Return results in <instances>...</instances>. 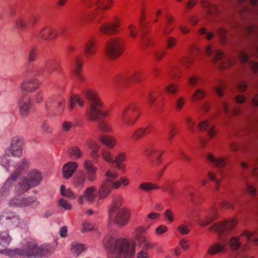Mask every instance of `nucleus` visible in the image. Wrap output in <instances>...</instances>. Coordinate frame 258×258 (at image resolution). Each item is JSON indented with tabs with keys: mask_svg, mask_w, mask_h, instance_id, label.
<instances>
[{
	"mask_svg": "<svg viewBox=\"0 0 258 258\" xmlns=\"http://www.w3.org/2000/svg\"><path fill=\"white\" fill-rule=\"evenodd\" d=\"M125 158L126 156L124 153H119L114 159L113 158L112 164L115 163L116 168L118 169L123 170L124 166L121 163L125 160Z\"/></svg>",
	"mask_w": 258,
	"mask_h": 258,
	"instance_id": "nucleus-39",
	"label": "nucleus"
},
{
	"mask_svg": "<svg viewBox=\"0 0 258 258\" xmlns=\"http://www.w3.org/2000/svg\"><path fill=\"white\" fill-rule=\"evenodd\" d=\"M51 251V247L49 245L42 244L38 246L35 242L29 241L22 248L2 250H0V252L11 256L18 255L23 258H27L29 256L41 257L49 254Z\"/></svg>",
	"mask_w": 258,
	"mask_h": 258,
	"instance_id": "nucleus-3",
	"label": "nucleus"
},
{
	"mask_svg": "<svg viewBox=\"0 0 258 258\" xmlns=\"http://www.w3.org/2000/svg\"><path fill=\"white\" fill-rule=\"evenodd\" d=\"M185 103V99L183 97H178L175 102V106L177 110H181Z\"/></svg>",
	"mask_w": 258,
	"mask_h": 258,
	"instance_id": "nucleus-54",
	"label": "nucleus"
},
{
	"mask_svg": "<svg viewBox=\"0 0 258 258\" xmlns=\"http://www.w3.org/2000/svg\"><path fill=\"white\" fill-rule=\"evenodd\" d=\"M121 202V197L115 196L109 211V223H114L120 226L125 225L130 217V213L127 209L120 208Z\"/></svg>",
	"mask_w": 258,
	"mask_h": 258,
	"instance_id": "nucleus-5",
	"label": "nucleus"
},
{
	"mask_svg": "<svg viewBox=\"0 0 258 258\" xmlns=\"http://www.w3.org/2000/svg\"><path fill=\"white\" fill-rule=\"evenodd\" d=\"M123 40L120 38H112L106 44L105 53L111 59H115L123 52Z\"/></svg>",
	"mask_w": 258,
	"mask_h": 258,
	"instance_id": "nucleus-10",
	"label": "nucleus"
},
{
	"mask_svg": "<svg viewBox=\"0 0 258 258\" xmlns=\"http://www.w3.org/2000/svg\"><path fill=\"white\" fill-rule=\"evenodd\" d=\"M147 32L143 30L142 32V43L144 49H147L151 44V38L146 34Z\"/></svg>",
	"mask_w": 258,
	"mask_h": 258,
	"instance_id": "nucleus-47",
	"label": "nucleus"
},
{
	"mask_svg": "<svg viewBox=\"0 0 258 258\" xmlns=\"http://www.w3.org/2000/svg\"><path fill=\"white\" fill-rule=\"evenodd\" d=\"M85 97L88 101L89 108L87 111V116L91 121H98L99 129L104 132L111 131L109 124L101 118L109 114L107 110L103 109V104L98 93L95 91L87 90L84 92Z\"/></svg>",
	"mask_w": 258,
	"mask_h": 258,
	"instance_id": "nucleus-1",
	"label": "nucleus"
},
{
	"mask_svg": "<svg viewBox=\"0 0 258 258\" xmlns=\"http://www.w3.org/2000/svg\"><path fill=\"white\" fill-rule=\"evenodd\" d=\"M64 106V99L54 96L48 98L45 104V108L47 111L53 112L57 115L62 112Z\"/></svg>",
	"mask_w": 258,
	"mask_h": 258,
	"instance_id": "nucleus-12",
	"label": "nucleus"
},
{
	"mask_svg": "<svg viewBox=\"0 0 258 258\" xmlns=\"http://www.w3.org/2000/svg\"><path fill=\"white\" fill-rule=\"evenodd\" d=\"M163 152V151L153 149H148L144 151L145 155L153 166H158L161 163L160 158Z\"/></svg>",
	"mask_w": 258,
	"mask_h": 258,
	"instance_id": "nucleus-17",
	"label": "nucleus"
},
{
	"mask_svg": "<svg viewBox=\"0 0 258 258\" xmlns=\"http://www.w3.org/2000/svg\"><path fill=\"white\" fill-rule=\"evenodd\" d=\"M236 225L234 220L226 221L224 223H217L209 228V230L216 232L219 235L218 241L210 246L208 250L210 254H215L226 249L227 242L225 235L230 232Z\"/></svg>",
	"mask_w": 258,
	"mask_h": 258,
	"instance_id": "nucleus-2",
	"label": "nucleus"
},
{
	"mask_svg": "<svg viewBox=\"0 0 258 258\" xmlns=\"http://www.w3.org/2000/svg\"><path fill=\"white\" fill-rule=\"evenodd\" d=\"M227 30L224 26H219L217 30V34L218 35L221 43L224 44L227 41Z\"/></svg>",
	"mask_w": 258,
	"mask_h": 258,
	"instance_id": "nucleus-42",
	"label": "nucleus"
},
{
	"mask_svg": "<svg viewBox=\"0 0 258 258\" xmlns=\"http://www.w3.org/2000/svg\"><path fill=\"white\" fill-rule=\"evenodd\" d=\"M201 5L205 11V17L209 21H214L217 15L221 14L219 8L216 5H212L208 0H202Z\"/></svg>",
	"mask_w": 258,
	"mask_h": 258,
	"instance_id": "nucleus-16",
	"label": "nucleus"
},
{
	"mask_svg": "<svg viewBox=\"0 0 258 258\" xmlns=\"http://www.w3.org/2000/svg\"><path fill=\"white\" fill-rule=\"evenodd\" d=\"M16 176L15 175L11 176L6 180L4 185L1 187L0 190V201L6 198L10 193V187L13 182L16 181Z\"/></svg>",
	"mask_w": 258,
	"mask_h": 258,
	"instance_id": "nucleus-25",
	"label": "nucleus"
},
{
	"mask_svg": "<svg viewBox=\"0 0 258 258\" xmlns=\"http://www.w3.org/2000/svg\"><path fill=\"white\" fill-rule=\"evenodd\" d=\"M45 66L48 73L51 74L53 71L59 72V64L54 60H47L45 63Z\"/></svg>",
	"mask_w": 258,
	"mask_h": 258,
	"instance_id": "nucleus-38",
	"label": "nucleus"
},
{
	"mask_svg": "<svg viewBox=\"0 0 258 258\" xmlns=\"http://www.w3.org/2000/svg\"><path fill=\"white\" fill-rule=\"evenodd\" d=\"M142 76L141 72L135 71L116 76L113 80V83L116 85H123L130 83L132 81L140 82L142 80Z\"/></svg>",
	"mask_w": 258,
	"mask_h": 258,
	"instance_id": "nucleus-13",
	"label": "nucleus"
},
{
	"mask_svg": "<svg viewBox=\"0 0 258 258\" xmlns=\"http://www.w3.org/2000/svg\"><path fill=\"white\" fill-rule=\"evenodd\" d=\"M99 140L103 144L111 149L113 148L115 144V141L112 138L100 136Z\"/></svg>",
	"mask_w": 258,
	"mask_h": 258,
	"instance_id": "nucleus-44",
	"label": "nucleus"
},
{
	"mask_svg": "<svg viewBox=\"0 0 258 258\" xmlns=\"http://www.w3.org/2000/svg\"><path fill=\"white\" fill-rule=\"evenodd\" d=\"M139 115L137 105L132 104L128 105L121 112L120 119L124 124L131 126L135 124Z\"/></svg>",
	"mask_w": 258,
	"mask_h": 258,
	"instance_id": "nucleus-11",
	"label": "nucleus"
},
{
	"mask_svg": "<svg viewBox=\"0 0 258 258\" xmlns=\"http://www.w3.org/2000/svg\"><path fill=\"white\" fill-rule=\"evenodd\" d=\"M201 80V78L200 77L193 76L189 78L188 83L190 86L195 87L200 85Z\"/></svg>",
	"mask_w": 258,
	"mask_h": 258,
	"instance_id": "nucleus-55",
	"label": "nucleus"
},
{
	"mask_svg": "<svg viewBox=\"0 0 258 258\" xmlns=\"http://www.w3.org/2000/svg\"><path fill=\"white\" fill-rule=\"evenodd\" d=\"M101 155L104 160L110 163H112L113 158L112 157L110 152L109 151L102 150Z\"/></svg>",
	"mask_w": 258,
	"mask_h": 258,
	"instance_id": "nucleus-53",
	"label": "nucleus"
},
{
	"mask_svg": "<svg viewBox=\"0 0 258 258\" xmlns=\"http://www.w3.org/2000/svg\"><path fill=\"white\" fill-rule=\"evenodd\" d=\"M31 187L28 179L22 177L15 186L16 191L18 194L21 195L27 191Z\"/></svg>",
	"mask_w": 258,
	"mask_h": 258,
	"instance_id": "nucleus-28",
	"label": "nucleus"
},
{
	"mask_svg": "<svg viewBox=\"0 0 258 258\" xmlns=\"http://www.w3.org/2000/svg\"><path fill=\"white\" fill-rule=\"evenodd\" d=\"M94 39L88 40L84 45V50L86 57H89L93 55L96 51V46Z\"/></svg>",
	"mask_w": 258,
	"mask_h": 258,
	"instance_id": "nucleus-31",
	"label": "nucleus"
},
{
	"mask_svg": "<svg viewBox=\"0 0 258 258\" xmlns=\"http://www.w3.org/2000/svg\"><path fill=\"white\" fill-rule=\"evenodd\" d=\"M85 249V246L82 244H76L75 243L72 244V251L73 253L78 255Z\"/></svg>",
	"mask_w": 258,
	"mask_h": 258,
	"instance_id": "nucleus-49",
	"label": "nucleus"
},
{
	"mask_svg": "<svg viewBox=\"0 0 258 258\" xmlns=\"http://www.w3.org/2000/svg\"><path fill=\"white\" fill-rule=\"evenodd\" d=\"M95 190L96 189L93 186L87 188L84 191L83 195L79 197V203L81 204H83L84 198L88 203H92L96 196L95 193Z\"/></svg>",
	"mask_w": 258,
	"mask_h": 258,
	"instance_id": "nucleus-22",
	"label": "nucleus"
},
{
	"mask_svg": "<svg viewBox=\"0 0 258 258\" xmlns=\"http://www.w3.org/2000/svg\"><path fill=\"white\" fill-rule=\"evenodd\" d=\"M207 158L209 161L213 163L214 165L218 168H222L225 165L226 162L224 158H216L212 154H208L207 155Z\"/></svg>",
	"mask_w": 258,
	"mask_h": 258,
	"instance_id": "nucleus-34",
	"label": "nucleus"
},
{
	"mask_svg": "<svg viewBox=\"0 0 258 258\" xmlns=\"http://www.w3.org/2000/svg\"><path fill=\"white\" fill-rule=\"evenodd\" d=\"M23 144L24 140L22 137L20 136L14 137L11 141L10 149L7 150L5 154L1 157L0 164L5 167L7 171H11V163L12 162L10 154H11L13 157H21Z\"/></svg>",
	"mask_w": 258,
	"mask_h": 258,
	"instance_id": "nucleus-8",
	"label": "nucleus"
},
{
	"mask_svg": "<svg viewBox=\"0 0 258 258\" xmlns=\"http://www.w3.org/2000/svg\"><path fill=\"white\" fill-rule=\"evenodd\" d=\"M205 52L208 56L212 57V62L221 69L229 67L235 63L234 58L225 56L219 50H213L210 45L206 47Z\"/></svg>",
	"mask_w": 258,
	"mask_h": 258,
	"instance_id": "nucleus-9",
	"label": "nucleus"
},
{
	"mask_svg": "<svg viewBox=\"0 0 258 258\" xmlns=\"http://www.w3.org/2000/svg\"><path fill=\"white\" fill-rule=\"evenodd\" d=\"M119 23V21L118 19H116L111 24L104 23L100 26V31L107 35L116 34L119 31L118 28L120 26Z\"/></svg>",
	"mask_w": 258,
	"mask_h": 258,
	"instance_id": "nucleus-19",
	"label": "nucleus"
},
{
	"mask_svg": "<svg viewBox=\"0 0 258 258\" xmlns=\"http://www.w3.org/2000/svg\"><path fill=\"white\" fill-rule=\"evenodd\" d=\"M9 205L10 207L14 208L22 207V198L18 197L13 198L10 200Z\"/></svg>",
	"mask_w": 258,
	"mask_h": 258,
	"instance_id": "nucleus-50",
	"label": "nucleus"
},
{
	"mask_svg": "<svg viewBox=\"0 0 258 258\" xmlns=\"http://www.w3.org/2000/svg\"><path fill=\"white\" fill-rule=\"evenodd\" d=\"M58 205L67 210L72 209V205L68 201L63 199H60L58 201Z\"/></svg>",
	"mask_w": 258,
	"mask_h": 258,
	"instance_id": "nucleus-57",
	"label": "nucleus"
},
{
	"mask_svg": "<svg viewBox=\"0 0 258 258\" xmlns=\"http://www.w3.org/2000/svg\"><path fill=\"white\" fill-rule=\"evenodd\" d=\"M185 120L188 130L191 133H194L195 131V122L192 120L191 118L188 116H187L185 118Z\"/></svg>",
	"mask_w": 258,
	"mask_h": 258,
	"instance_id": "nucleus-59",
	"label": "nucleus"
},
{
	"mask_svg": "<svg viewBox=\"0 0 258 258\" xmlns=\"http://www.w3.org/2000/svg\"><path fill=\"white\" fill-rule=\"evenodd\" d=\"M69 156L73 160H76L81 158L83 155V152L77 147H73L70 148L69 151Z\"/></svg>",
	"mask_w": 258,
	"mask_h": 258,
	"instance_id": "nucleus-40",
	"label": "nucleus"
},
{
	"mask_svg": "<svg viewBox=\"0 0 258 258\" xmlns=\"http://www.w3.org/2000/svg\"><path fill=\"white\" fill-rule=\"evenodd\" d=\"M84 171H79L73 177V184L77 188L81 189L84 186L87 179L90 182L96 180L97 169L93 166L91 161L86 159L84 162Z\"/></svg>",
	"mask_w": 258,
	"mask_h": 258,
	"instance_id": "nucleus-7",
	"label": "nucleus"
},
{
	"mask_svg": "<svg viewBox=\"0 0 258 258\" xmlns=\"http://www.w3.org/2000/svg\"><path fill=\"white\" fill-rule=\"evenodd\" d=\"M168 72L171 77H180V71L176 67H172L171 69L168 70Z\"/></svg>",
	"mask_w": 258,
	"mask_h": 258,
	"instance_id": "nucleus-62",
	"label": "nucleus"
},
{
	"mask_svg": "<svg viewBox=\"0 0 258 258\" xmlns=\"http://www.w3.org/2000/svg\"><path fill=\"white\" fill-rule=\"evenodd\" d=\"M252 175L254 177L258 178V157H255L250 162Z\"/></svg>",
	"mask_w": 258,
	"mask_h": 258,
	"instance_id": "nucleus-46",
	"label": "nucleus"
},
{
	"mask_svg": "<svg viewBox=\"0 0 258 258\" xmlns=\"http://www.w3.org/2000/svg\"><path fill=\"white\" fill-rule=\"evenodd\" d=\"M178 230L179 232L183 235L187 234L189 233V230L187 227L183 224H181L178 227Z\"/></svg>",
	"mask_w": 258,
	"mask_h": 258,
	"instance_id": "nucleus-63",
	"label": "nucleus"
},
{
	"mask_svg": "<svg viewBox=\"0 0 258 258\" xmlns=\"http://www.w3.org/2000/svg\"><path fill=\"white\" fill-rule=\"evenodd\" d=\"M198 127L200 131L207 132L210 138H213L216 134L214 125L211 124L208 120L200 122Z\"/></svg>",
	"mask_w": 258,
	"mask_h": 258,
	"instance_id": "nucleus-26",
	"label": "nucleus"
},
{
	"mask_svg": "<svg viewBox=\"0 0 258 258\" xmlns=\"http://www.w3.org/2000/svg\"><path fill=\"white\" fill-rule=\"evenodd\" d=\"M128 30L132 37L135 38L137 36L138 32L134 25L131 24L128 27Z\"/></svg>",
	"mask_w": 258,
	"mask_h": 258,
	"instance_id": "nucleus-64",
	"label": "nucleus"
},
{
	"mask_svg": "<svg viewBox=\"0 0 258 258\" xmlns=\"http://www.w3.org/2000/svg\"><path fill=\"white\" fill-rule=\"evenodd\" d=\"M65 31V28L61 30L54 29L51 27H46L40 30L37 34V37L43 40L55 39L59 34H62Z\"/></svg>",
	"mask_w": 258,
	"mask_h": 258,
	"instance_id": "nucleus-15",
	"label": "nucleus"
},
{
	"mask_svg": "<svg viewBox=\"0 0 258 258\" xmlns=\"http://www.w3.org/2000/svg\"><path fill=\"white\" fill-rule=\"evenodd\" d=\"M150 126H146V127H142L135 131L134 133L131 137L133 140H138L142 138L144 135L149 134L150 132Z\"/></svg>",
	"mask_w": 258,
	"mask_h": 258,
	"instance_id": "nucleus-32",
	"label": "nucleus"
},
{
	"mask_svg": "<svg viewBox=\"0 0 258 258\" xmlns=\"http://www.w3.org/2000/svg\"><path fill=\"white\" fill-rule=\"evenodd\" d=\"M225 239L227 242L226 247H229L232 250H245L249 248L247 244L250 240H251L253 244L258 243V237L256 236L255 233H251L247 230L243 231L239 237H225Z\"/></svg>",
	"mask_w": 258,
	"mask_h": 258,
	"instance_id": "nucleus-6",
	"label": "nucleus"
},
{
	"mask_svg": "<svg viewBox=\"0 0 258 258\" xmlns=\"http://www.w3.org/2000/svg\"><path fill=\"white\" fill-rule=\"evenodd\" d=\"M37 57V50L35 48H31L28 52L27 60L29 63L34 62Z\"/></svg>",
	"mask_w": 258,
	"mask_h": 258,
	"instance_id": "nucleus-48",
	"label": "nucleus"
},
{
	"mask_svg": "<svg viewBox=\"0 0 258 258\" xmlns=\"http://www.w3.org/2000/svg\"><path fill=\"white\" fill-rule=\"evenodd\" d=\"M84 5L88 8H93L94 10H98L97 14L101 15L103 11L111 7V0H83Z\"/></svg>",
	"mask_w": 258,
	"mask_h": 258,
	"instance_id": "nucleus-14",
	"label": "nucleus"
},
{
	"mask_svg": "<svg viewBox=\"0 0 258 258\" xmlns=\"http://www.w3.org/2000/svg\"><path fill=\"white\" fill-rule=\"evenodd\" d=\"M217 218V214L215 210L213 208L211 209L205 216L204 220H199V223L201 226H206L210 224Z\"/></svg>",
	"mask_w": 258,
	"mask_h": 258,
	"instance_id": "nucleus-30",
	"label": "nucleus"
},
{
	"mask_svg": "<svg viewBox=\"0 0 258 258\" xmlns=\"http://www.w3.org/2000/svg\"><path fill=\"white\" fill-rule=\"evenodd\" d=\"M88 146L91 150V156L92 158L96 160L99 157L98 152L100 149V146L98 143L94 141H90L88 142Z\"/></svg>",
	"mask_w": 258,
	"mask_h": 258,
	"instance_id": "nucleus-33",
	"label": "nucleus"
},
{
	"mask_svg": "<svg viewBox=\"0 0 258 258\" xmlns=\"http://www.w3.org/2000/svg\"><path fill=\"white\" fill-rule=\"evenodd\" d=\"M28 24L27 19L23 17L18 18L16 21V24L18 29L20 30L24 29Z\"/></svg>",
	"mask_w": 258,
	"mask_h": 258,
	"instance_id": "nucleus-52",
	"label": "nucleus"
},
{
	"mask_svg": "<svg viewBox=\"0 0 258 258\" xmlns=\"http://www.w3.org/2000/svg\"><path fill=\"white\" fill-rule=\"evenodd\" d=\"M28 181L32 187L39 185L42 181V175L41 173L36 169L31 170L28 175Z\"/></svg>",
	"mask_w": 258,
	"mask_h": 258,
	"instance_id": "nucleus-23",
	"label": "nucleus"
},
{
	"mask_svg": "<svg viewBox=\"0 0 258 258\" xmlns=\"http://www.w3.org/2000/svg\"><path fill=\"white\" fill-rule=\"evenodd\" d=\"M20 113L23 117H26L29 112L31 107L30 99L27 97H23L19 102Z\"/></svg>",
	"mask_w": 258,
	"mask_h": 258,
	"instance_id": "nucleus-21",
	"label": "nucleus"
},
{
	"mask_svg": "<svg viewBox=\"0 0 258 258\" xmlns=\"http://www.w3.org/2000/svg\"><path fill=\"white\" fill-rule=\"evenodd\" d=\"M82 61L79 57H77L73 62V72L77 80L82 82L84 81V78L80 74V70L82 65Z\"/></svg>",
	"mask_w": 258,
	"mask_h": 258,
	"instance_id": "nucleus-29",
	"label": "nucleus"
},
{
	"mask_svg": "<svg viewBox=\"0 0 258 258\" xmlns=\"http://www.w3.org/2000/svg\"><path fill=\"white\" fill-rule=\"evenodd\" d=\"M2 217L9 228L17 227L20 224V217L14 212H2Z\"/></svg>",
	"mask_w": 258,
	"mask_h": 258,
	"instance_id": "nucleus-18",
	"label": "nucleus"
},
{
	"mask_svg": "<svg viewBox=\"0 0 258 258\" xmlns=\"http://www.w3.org/2000/svg\"><path fill=\"white\" fill-rule=\"evenodd\" d=\"M12 240L8 230L0 231V245L3 246H8Z\"/></svg>",
	"mask_w": 258,
	"mask_h": 258,
	"instance_id": "nucleus-36",
	"label": "nucleus"
},
{
	"mask_svg": "<svg viewBox=\"0 0 258 258\" xmlns=\"http://www.w3.org/2000/svg\"><path fill=\"white\" fill-rule=\"evenodd\" d=\"M205 96V93L201 89H198L194 93L193 98L195 100H200L204 98Z\"/></svg>",
	"mask_w": 258,
	"mask_h": 258,
	"instance_id": "nucleus-61",
	"label": "nucleus"
},
{
	"mask_svg": "<svg viewBox=\"0 0 258 258\" xmlns=\"http://www.w3.org/2000/svg\"><path fill=\"white\" fill-rule=\"evenodd\" d=\"M14 168L13 173L11 175L16 176V180L20 175L21 172L27 169L29 167V163L25 159H22L16 165L12 166Z\"/></svg>",
	"mask_w": 258,
	"mask_h": 258,
	"instance_id": "nucleus-27",
	"label": "nucleus"
},
{
	"mask_svg": "<svg viewBox=\"0 0 258 258\" xmlns=\"http://www.w3.org/2000/svg\"><path fill=\"white\" fill-rule=\"evenodd\" d=\"M60 192L62 196L70 199H75L77 197L70 189H66L64 186L63 185L60 186Z\"/></svg>",
	"mask_w": 258,
	"mask_h": 258,
	"instance_id": "nucleus-45",
	"label": "nucleus"
},
{
	"mask_svg": "<svg viewBox=\"0 0 258 258\" xmlns=\"http://www.w3.org/2000/svg\"><path fill=\"white\" fill-rule=\"evenodd\" d=\"M105 176L107 179L102 182L98 190L99 199H103L107 197L112 188H118L122 183L124 185H127L129 184L128 180L125 177H121L119 180L113 181L118 177V174L113 169L108 170Z\"/></svg>",
	"mask_w": 258,
	"mask_h": 258,
	"instance_id": "nucleus-4",
	"label": "nucleus"
},
{
	"mask_svg": "<svg viewBox=\"0 0 258 258\" xmlns=\"http://www.w3.org/2000/svg\"><path fill=\"white\" fill-rule=\"evenodd\" d=\"M155 244L154 243H150L147 241L143 246L142 249L137 253V258H149L148 253L145 251L153 248Z\"/></svg>",
	"mask_w": 258,
	"mask_h": 258,
	"instance_id": "nucleus-35",
	"label": "nucleus"
},
{
	"mask_svg": "<svg viewBox=\"0 0 258 258\" xmlns=\"http://www.w3.org/2000/svg\"><path fill=\"white\" fill-rule=\"evenodd\" d=\"M174 128L175 126L173 123H170L168 125L169 132L168 134V140L170 141L172 140L176 134V133L174 131Z\"/></svg>",
	"mask_w": 258,
	"mask_h": 258,
	"instance_id": "nucleus-60",
	"label": "nucleus"
},
{
	"mask_svg": "<svg viewBox=\"0 0 258 258\" xmlns=\"http://www.w3.org/2000/svg\"><path fill=\"white\" fill-rule=\"evenodd\" d=\"M77 103L80 107L84 105V102L81 98L77 95L72 96L70 99L69 104V109L70 111L72 110L74 107V104Z\"/></svg>",
	"mask_w": 258,
	"mask_h": 258,
	"instance_id": "nucleus-41",
	"label": "nucleus"
},
{
	"mask_svg": "<svg viewBox=\"0 0 258 258\" xmlns=\"http://www.w3.org/2000/svg\"><path fill=\"white\" fill-rule=\"evenodd\" d=\"M145 231L146 228L144 227H139L136 229L135 236L139 244L145 243L147 241L146 237L143 235V233Z\"/></svg>",
	"mask_w": 258,
	"mask_h": 258,
	"instance_id": "nucleus-37",
	"label": "nucleus"
},
{
	"mask_svg": "<svg viewBox=\"0 0 258 258\" xmlns=\"http://www.w3.org/2000/svg\"><path fill=\"white\" fill-rule=\"evenodd\" d=\"M139 188L148 191L154 189H158L159 187L152 183L144 182L140 185Z\"/></svg>",
	"mask_w": 258,
	"mask_h": 258,
	"instance_id": "nucleus-51",
	"label": "nucleus"
},
{
	"mask_svg": "<svg viewBox=\"0 0 258 258\" xmlns=\"http://www.w3.org/2000/svg\"><path fill=\"white\" fill-rule=\"evenodd\" d=\"M177 44V40L171 36L168 37L166 39L167 47L169 49L173 48Z\"/></svg>",
	"mask_w": 258,
	"mask_h": 258,
	"instance_id": "nucleus-58",
	"label": "nucleus"
},
{
	"mask_svg": "<svg viewBox=\"0 0 258 258\" xmlns=\"http://www.w3.org/2000/svg\"><path fill=\"white\" fill-rule=\"evenodd\" d=\"M226 88L225 85L222 82L220 83L219 86L214 87L213 89L219 97L223 96V90Z\"/></svg>",
	"mask_w": 258,
	"mask_h": 258,
	"instance_id": "nucleus-56",
	"label": "nucleus"
},
{
	"mask_svg": "<svg viewBox=\"0 0 258 258\" xmlns=\"http://www.w3.org/2000/svg\"><path fill=\"white\" fill-rule=\"evenodd\" d=\"M78 164L73 161H70L64 164L62 168V174L64 178H70L76 171Z\"/></svg>",
	"mask_w": 258,
	"mask_h": 258,
	"instance_id": "nucleus-24",
	"label": "nucleus"
},
{
	"mask_svg": "<svg viewBox=\"0 0 258 258\" xmlns=\"http://www.w3.org/2000/svg\"><path fill=\"white\" fill-rule=\"evenodd\" d=\"M22 207H26L34 204L36 206L39 204L37 201V197L35 196H30L26 198H22Z\"/></svg>",
	"mask_w": 258,
	"mask_h": 258,
	"instance_id": "nucleus-43",
	"label": "nucleus"
},
{
	"mask_svg": "<svg viewBox=\"0 0 258 258\" xmlns=\"http://www.w3.org/2000/svg\"><path fill=\"white\" fill-rule=\"evenodd\" d=\"M40 83L36 79H33L26 80L22 82L20 85L22 90L27 92H33L40 86Z\"/></svg>",
	"mask_w": 258,
	"mask_h": 258,
	"instance_id": "nucleus-20",
	"label": "nucleus"
}]
</instances>
